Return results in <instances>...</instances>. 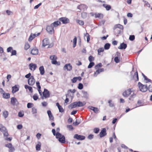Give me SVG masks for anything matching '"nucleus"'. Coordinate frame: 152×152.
Wrapping results in <instances>:
<instances>
[{
  "label": "nucleus",
  "mask_w": 152,
  "mask_h": 152,
  "mask_svg": "<svg viewBox=\"0 0 152 152\" xmlns=\"http://www.w3.org/2000/svg\"><path fill=\"white\" fill-rule=\"evenodd\" d=\"M86 104L85 102H82L80 101L76 102L70 104L68 107L69 109H72L76 107H83Z\"/></svg>",
  "instance_id": "f257e3e1"
},
{
  "label": "nucleus",
  "mask_w": 152,
  "mask_h": 152,
  "mask_svg": "<svg viewBox=\"0 0 152 152\" xmlns=\"http://www.w3.org/2000/svg\"><path fill=\"white\" fill-rule=\"evenodd\" d=\"M56 138L58 139L59 141L61 143H65V138L64 136L59 132H57L56 134Z\"/></svg>",
  "instance_id": "f03ea898"
},
{
  "label": "nucleus",
  "mask_w": 152,
  "mask_h": 152,
  "mask_svg": "<svg viewBox=\"0 0 152 152\" xmlns=\"http://www.w3.org/2000/svg\"><path fill=\"white\" fill-rule=\"evenodd\" d=\"M138 85L139 89L141 91L145 92L147 90L148 88L146 85H143L140 82H138Z\"/></svg>",
  "instance_id": "7ed1b4c3"
},
{
  "label": "nucleus",
  "mask_w": 152,
  "mask_h": 152,
  "mask_svg": "<svg viewBox=\"0 0 152 152\" xmlns=\"http://www.w3.org/2000/svg\"><path fill=\"white\" fill-rule=\"evenodd\" d=\"M54 28L51 24L50 26H48L47 27L46 30L50 34H52L54 32Z\"/></svg>",
  "instance_id": "20e7f679"
},
{
  "label": "nucleus",
  "mask_w": 152,
  "mask_h": 152,
  "mask_svg": "<svg viewBox=\"0 0 152 152\" xmlns=\"http://www.w3.org/2000/svg\"><path fill=\"white\" fill-rule=\"evenodd\" d=\"M35 82V80L33 76H31L28 80V84L30 86L33 85Z\"/></svg>",
  "instance_id": "39448f33"
},
{
  "label": "nucleus",
  "mask_w": 152,
  "mask_h": 152,
  "mask_svg": "<svg viewBox=\"0 0 152 152\" xmlns=\"http://www.w3.org/2000/svg\"><path fill=\"white\" fill-rule=\"evenodd\" d=\"M11 103L13 106H17L19 102L15 97H12L11 98Z\"/></svg>",
  "instance_id": "423d86ee"
},
{
  "label": "nucleus",
  "mask_w": 152,
  "mask_h": 152,
  "mask_svg": "<svg viewBox=\"0 0 152 152\" xmlns=\"http://www.w3.org/2000/svg\"><path fill=\"white\" fill-rule=\"evenodd\" d=\"M59 20L61 21L63 24H66L69 22V20L66 17H62L59 19Z\"/></svg>",
  "instance_id": "0eeeda50"
},
{
  "label": "nucleus",
  "mask_w": 152,
  "mask_h": 152,
  "mask_svg": "<svg viewBox=\"0 0 152 152\" xmlns=\"http://www.w3.org/2000/svg\"><path fill=\"white\" fill-rule=\"evenodd\" d=\"M132 92L131 89H128L123 92V95L124 96L128 97L130 94Z\"/></svg>",
  "instance_id": "6e6552de"
},
{
  "label": "nucleus",
  "mask_w": 152,
  "mask_h": 152,
  "mask_svg": "<svg viewBox=\"0 0 152 152\" xmlns=\"http://www.w3.org/2000/svg\"><path fill=\"white\" fill-rule=\"evenodd\" d=\"M74 138L79 140H84L85 139V137L83 136L78 135L77 134H75L74 136Z\"/></svg>",
  "instance_id": "1a4fd4ad"
},
{
  "label": "nucleus",
  "mask_w": 152,
  "mask_h": 152,
  "mask_svg": "<svg viewBox=\"0 0 152 152\" xmlns=\"http://www.w3.org/2000/svg\"><path fill=\"white\" fill-rule=\"evenodd\" d=\"M50 59L52 61H51L52 63L53 64H56L57 62L56 60L57 59L55 55L51 56L50 57Z\"/></svg>",
  "instance_id": "9d476101"
},
{
  "label": "nucleus",
  "mask_w": 152,
  "mask_h": 152,
  "mask_svg": "<svg viewBox=\"0 0 152 152\" xmlns=\"http://www.w3.org/2000/svg\"><path fill=\"white\" fill-rule=\"evenodd\" d=\"M43 96L45 98H48L50 96L49 91L46 89H45L43 92Z\"/></svg>",
  "instance_id": "9b49d317"
},
{
  "label": "nucleus",
  "mask_w": 152,
  "mask_h": 152,
  "mask_svg": "<svg viewBox=\"0 0 152 152\" xmlns=\"http://www.w3.org/2000/svg\"><path fill=\"white\" fill-rule=\"evenodd\" d=\"M72 67L70 64H66L64 68V70H67V71H70L72 69Z\"/></svg>",
  "instance_id": "f8f14e48"
},
{
  "label": "nucleus",
  "mask_w": 152,
  "mask_h": 152,
  "mask_svg": "<svg viewBox=\"0 0 152 152\" xmlns=\"http://www.w3.org/2000/svg\"><path fill=\"white\" fill-rule=\"evenodd\" d=\"M106 134V129L105 128H103L101 131L99 135L100 137H102L105 136Z\"/></svg>",
  "instance_id": "ddd939ff"
},
{
  "label": "nucleus",
  "mask_w": 152,
  "mask_h": 152,
  "mask_svg": "<svg viewBox=\"0 0 152 152\" xmlns=\"http://www.w3.org/2000/svg\"><path fill=\"white\" fill-rule=\"evenodd\" d=\"M5 146L6 147L9 148L11 152H13L15 150L14 148L12 147V145L11 143L5 144Z\"/></svg>",
  "instance_id": "4468645a"
},
{
  "label": "nucleus",
  "mask_w": 152,
  "mask_h": 152,
  "mask_svg": "<svg viewBox=\"0 0 152 152\" xmlns=\"http://www.w3.org/2000/svg\"><path fill=\"white\" fill-rule=\"evenodd\" d=\"M49 44V39L47 38L44 39L42 41V46L45 47L48 45Z\"/></svg>",
  "instance_id": "2eb2a0df"
},
{
  "label": "nucleus",
  "mask_w": 152,
  "mask_h": 152,
  "mask_svg": "<svg viewBox=\"0 0 152 152\" xmlns=\"http://www.w3.org/2000/svg\"><path fill=\"white\" fill-rule=\"evenodd\" d=\"M88 108L93 111L94 112L96 113H97L99 111V109L97 108L94 107L92 106H89L88 107Z\"/></svg>",
  "instance_id": "dca6fc26"
},
{
  "label": "nucleus",
  "mask_w": 152,
  "mask_h": 152,
  "mask_svg": "<svg viewBox=\"0 0 152 152\" xmlns=\"http://www.w3.org/2000/svg\"><path fill=\"white\" fill-rule=\"evenodd\" d=\"M47 113L48 115L49 120H50L53 121L54 118L53 115H52L51 111L50 110H48Z\"/></svg>",
  "instance_id": "f3484780"
},
{
  "label": "nucleus",
  "mask_w": 152,
  "mask_h": 152,
  "mask_svg": "<svg viewBox=\"0 0 152 152\" xmlns=\"http://www.w3.org/2000/svg\"><path fill=\"white\" fill-rule=\"evenodd\" d=\"M29 67L30 69L31 70H32L33 69L34 71L36 69L37 67L36 64L33 63L30 64L29 65Z\"/></svg>",
  "instance_id": "a211bd4d"
},
{
  "label": "nucleus",
  "mask_w": 152,
  "mask_h": 152,
  "mask_svg": "<svg viewBox=\"0 0 152 152\" xmlns=\"http://www.w3.org/2000/svg\"><path fill=\"white\" fill-rule=\"evenodd\" d=\"M127 47V45L124 43H121L120 46H119L118 48L120 49H125Z\"/></svg>",
  "instance_id": "6ab92c4d"
},
{
  "label": "nucleus",
  "mask_w": 152,
  "mask_h": 152,
  "mask_svg": "<svg viewBox=\"0 0 152 152\" xmlns=\"http://www.w3.org/2000/svg\"><path fill=\"white\" fill-rule=\"evenodd\" d=\"M61 24V23L60 21H56L54 22V23H52L51 24L52 26L54 27H56L58 26V25H60Z\"/></svg>",
  "instance_id": "aec40b11"
},
{
  "label": "nucleus",
  "mask_w": 152,
  "mask_h": 152,
  "mask_svg": "<svg viewBox=\"0 0 152 152\" xmlns=\"http://www.w3.org/2000/svg\"><path fill=\"white\" fill-rule=\"evenodd\" d=\"M133 79H134L136 81H137L139 80L138 76V72L137 71H136L134 74V75L133 76Z\"/></svg>",
  "instance_id": "412c9836"
},
{
  "label": "nucleus",
  "mask_w": 152,
  "mask_h": 152,
  "mask_svg": "<svg viewBox=\"0 0 152 152\" xmlns=\"http://www.w3.org/2000/svg\"><path fill=\"white\" fill-rule=\"evenodd\" d=\"M40 74L41 75H44L45 73V71L44 67L43 66H40L39 69Z\"/></svg>",
  "instance_id": "4be33fe9"
},
{
  "label": "nucleus",
  "mask_w": 152,
  "mask_h": 152,
  "mask_svg": "<svg viewBox=\"0 0 152 152\" xmlns=\"http://www.w3.org/2000/svg\"><path fill=\"white\" fill-rule=\"evenodd\" d=\"M117 28H120L121 29H123V26L120 24H118L117 25H115L113 28L114 30L115 29Z\"/></svg>",
  "instance_id": "5701e85b"
},
{
  "label": "nucleus",
  "mask_w": 152,
  "mask_h": 152,
  "mask_svg": "<svg viewBox=\"0 0 152 152\" xmlns=\"http://www.w3.org/2000/svg\"><path fill=\"white\" fill-rule=\"evenodd\" d=\"M38 50L37 49L34 48L32 49L31 50V53L34 55H37L38 54Z\"/></svg>",
  "instance_id": "b1692460"
},
{
  "label": "nucleus",
  "mask_w": 152,
  "mask_h": 152,
  "mask_svg": "<svg viewBox=\"0 0 152 152\" xmlns=\"http://www.w3.org/2000/svg\"><path fill=\"white\" fill-rule=\"evenodd\" d=\"M36 37L35 34H31L28 38V40L29 41H31Z\"/></svg>",
  "instance_id": "393cba45"
},
{
  "label": "nucleus",
  "mask_w": 152,
  "mask_h": 152,
  "mask_svg": "<svg viewBox=\"0 0 152 152\" xmlns=\"http://www.w3.org/2000/svg\"><path fill=\"white\" fill-rule=\"evenodd\" d=\"M12 92L13 94L18 91L19 90L18 88L16 86H15L13 87H12Z\"/></svg>",
  "instance_id": "a878e982"
},
{
  "label": "nucleus",
  "mask_w": 152,
  "mask_h": 152,
  "mask_svg": "<svg viewBox=\"0 0 152 152\" xmlns=\"http://www.w3.org/2000/svg\"><path fill=\"white\" fill-rule=\"evenodd\" d=\"M4 98L6 99H8L10 97V94L9 93H4L2 94Z\"/></svg>",
  "instance_id": "bb28decb"
},
{
  "label": "nucleus",
  "mask_w": 152,
  "mask_h": 152,
  "mask_svg": "<svg viewBox=\"0 0 152 152\" xmlns=\"http://www.w3.org/2000/svg\"><path fill=\"white\" fill-rule=\"evenodd\" d=\"M103 6L105 8L106 10L107 11L110 10L111 8L110 6L109 5L104 4H103Z\"/></svg>",
  "instance_id": "cd10ccee"
},
{
  "label": "nucleus",
  "mask_w": 152,
  "mask_h": 152,
  "mask_svg": "<svg viewBox=\"0 0 152 152\" xmlns=\"http://www.w3.org/2000/svg\"><path fill=\"white\" fill-rule=\"evenodd\" d=\"M38 143L36 146V149L37 151H39L40 149L41 143L40 142H38Z\"/></svg>",
  "instance_id": "c85d7f7f"
},
{
  "label": "nucleus",
  "mask_w": 152,
  "mask_h": 152,
  "mask_svg": "<svg viewBox=\"0 0 152 152\" xmlns=\"http://www.w3.org/2000/svg\"><path fill=\"white\" fill-rule=\"evenodd\" d=\"M8 113L7 111H5L3 112V115L5 118H6L8 117Z\"/></svg>",
  "instance_id": "c756f323"
},
{
  "label": "nucleus",
  "mask_w": 152,
  "mask_h": 152,
  "mask_svg": "<svg viewBox=\"0 0 152 152\" xmlns=\"http://www.w3.org/2000/svg\"><path fill=\"white\" fill-rule=\"evenodd\" d=\"M6 129L5 127L1 124H0V131L2 132H4L6 130Z\"/></svg>",
  "instance_id": "7c9ffc66"
},
{
  "label": "nucleus",
  "mask_w": 152,
  "mask_h": 152,
  "mask_svg": "<svg viewBox=\"0 0 152 152\" xmlns=\"http://www.w3.org/2000/svg\"><path fill=\"white\" fill-rule=\"evenodd\" d=\"M110 47V44L109 43H106L104 46V49L105 50H108L109 49Z\"/></svg>",
  "instance_id": "2f4dec72"
},
{
  "label": "nucleus",
  "mask_w": 152,
  "mask_h": 152,
  "mask_svg": "<svg viewBox=\"0 0 152 152\" xmlns=\"http://www.w3.org/2000/svg\"><path fill=\"white\" fill-rule=\"evenodd\" d=\"M95 17L101 18L103 17V15L102 14L98 13L95 15Z\"/></svg>",
  "instance_id": "473e14b6"
},
{
  "label": "nucleus",
  "mask_w": 152,
  "mask_h": 152,
  "mask_svg": "<svg viewBox=\"0 0 152 152\" xmlns=\"http://www.w3.org/2000/svg\"><path fill=\"white\" fill-rule=\"evenodd\" d=\"M108 103H109V106L110 107H113L114 106V104L112 102V101L110 100L108 101Z\"/></svg>",
  "instance_id": "72a5a7b5"
},
{
  "label": "nucleus",
  "mask_w": 152,
  "mask_h": 152,
  "mask_svg": "<svg viewBox=\"0 0 152 152\" xmlns=\"http://www.w3.org/2000/svg\"><path fill=\"white\" fill-rule=\"evenodd\" d=\"M73 47L75 48L76 45L77 43V37H75L73 40Z\"/></svg>",
  "instance_id": "f704fd0d"
},
{
  "label": "nucleus",
  "mask_w": 152,
  "mask_h": 152,
  "mask_svg": "<svg viewBox=\"0 0 152 152\" xmlns=\"http://www.w3.org/2000/svg\"><path fill=\"white\" fill-rule=\"evenodd\" d=\"M76 21L77 23H78L80 25L82 26L84 24V22L82 20H77Z\"/></svg>",
  "instance_id": "c9c22d12"
},
{
  "label": "nucleus",
  "mask_w": 152,
  "mask_h": 152,
  "mask_svg": "<svg viewBox=\"0 0 152 152\" xmlns=\"http://www.w3.org/2000/svg\"><path fill=\"white\" fill-rule=\"evenodd\" d=\"M142 75L143 76V77H144L145 80L146 81H147L146 82H150L151 81V80L150 79L147 78V77L143 73H142Z\"/></svg>",
  "instance_id": "e433bc0d"
},
{
  "label": "nucleus",
  "mask_w": 152,
  "mask_h": 152,
  "mask_svg": "<svg viewBox=\"0 0 152 152\" xmlns=\"http://www.w3.org/2000/svg\"><path fill=\"white\" fill-rule=\"evenodd\" d=\"M30 47V45L28 43H26L25 45L24 49L26 50L28 49Z\"/></svg>",
  "instance_id": "4c0bfd02"
},
{
  "label": "nucleus",
  "mask_w": 152,
  "mask_h": 152,
  "mask_svg": "<svg viewBox=\"0 0 152 152\" xmlns=\"http://www.w3.org/2000/svg\"><path fill=\"white\" fill-rule=\"evenodd\" d=\"M81 10H86L87 9V6L84 4H81Z\"/></svg>",
  "instance_id": "58836bf2"
},
{
  "label": "nucleus",
  "mask_w": 152,
  "mask_h": 152,
  "mask_svg": "<svg viewBox=\"0 0 152 152\" xmlns=\"http://www.w3.org/2000/svg\"><path fill=\"white\" fill-rule=\"evenodd\" d=\"M83 96L86 98H87L88 97V94L87 92L86 91H83Z\"/></svg>",
  "instance_id": "ea45409f"
},
{
  "label": "nucleus",
  "mask_w": 152,
  "mask_h": 152,
  "mask_svg": "<svg viewBox=\"0 0 152 152\" xmlns=\"http://www.w3.org/2000/svg\"><path fill=\"white\" fill-rule=\"evenodd\" d=\"M94 65V63L93 62H90L89 65L88 66V68H90L93 66Z\"/></svg>",
  "instance_id": "a19ab883"
},
{
  "label": "nucleus",
  "mask_w": 152,
  "mask_h": 152,
  "mask_svg": "<svg viewBox=\"0 0 152 152\" xmlns=\"http://www.w3.org/2000/svg\"><path fill=\"white\" fill-rule=\"evenodd\" d=\"M31 112L33 114L36 113H37V110L36 108L34 107H33L32 108Z\"/></svg>",
  "instance_id": "79ce46f5"
},
{
  "label": "nucleus",
  "mask_w": 152,
  "mask_h": 152,
  "mask_svg": "<svg viewBox=\"0 0 152 152\" xmlns=\"http://www.w3.org/2000/svg\"><path fill=\"white\" fill-rule=\"evenodd\" d=\"M100 73L99 72V70H98V69L96 70V72H95L94 73V77H96L97 76V75L99 74Z\"/></svg>",
  "instance_id": "37998d69"
},
{
  "label": "nucleus",
  "mask_w": 152,
  "mask_h": 152,
  "mask_svg": "<svg viewBox=\"0 0 152 152\" xmlns=\"http://www.w3.org/2000/svg\"><path fill=\"white\" fill-rule=\"evenodd\" d=\"M33 98L34 100H36L38 98V96L37 94H35L33 96Z\"/></svg>",
  "instance_id": "c03bdc74"
},
{
  "label": "nucleus",
  "mask_w": 152,
  "mask_h": 152,
  "mask_svg": "<svg viewBox=\"0 0 152 152\" xmlns=\"http://www.w3.org/2000/svg\"><path fill=\"white\" fill-rule=\"evenodd\" d=\"M4 54V50L3 48L0 46V56H1L2 54Z\"/></svg>",
  "instance_id": "a18cd8bd"
},
{
  "label": "nucleus",
  "mask_w": 152,
  "mask_h": 152,
  "mask_svg": "<svg viewBox=\"0 0 152 152\" xmlns=\"http://www.w3.org/2000/svg\"><path fill=\"white\" fill-rule=\"evenodd\" d=\"M33 105V104L32 103H28L27 104V107L28 108H31L32 106Z\"/></svg>",
  "instance_id": "49530a36"
},
{
  "label": "nucleus",
  "mask_w": 152,
  "mask_h": 152,
  "mask_svg": "<svg viewBox=\"0 0 152 152\" xmlns=\"http://www.w3.org/2000/svg\"><path fill=\"white\" fill-rule=\"evenodd\" d=\"M104 51V48H100L98 50V54L99 55V53L102 52H103Z\"/></svg>",
  "instance_id": "de8ad7c7"
},
{
  "label": "nucleus",
  "mask_w": 152,
  "mask_h": 152,
  "mask_svg": "<svg viewBox=\"0 0 152 152\" xmlns=\"http://www.w3.org/2000/svg\"><path fill=\"white\" fill-rule=\"evenodd\" d=\"M82 17L83 18H85L87 16V14L86 12H84L82 13Z\"/></svg>",
  "instance_id": "09e8293b"
},
{
  "label": "nucleus",
  "mask_w": 152,
  "mask_h": 152,
  "mask_svg": "<svg viewBox=\"0 0 152 152\" xmlns=\"http://www.w3.org/2000/svg\"><path fill=\"white\" fill-rule=\"evenodd\" d=\"M58 108L59 109V111L60 112L62 113L63 112H64V109L60 105V106L58 107Z\"/></svg>",
  "instance_id": "8fccbe9b"
},
{
  "label": "nucleus",
  "mask_w": 152,
  "mask_h": 152,
  "mask_svg": "<svg viewBox=\"0 0 152 152\" xmlns=\"http://www.w3.org/2000/svg\"><path fill=\"white\" fill-rule=\"evenodd\" d=\"M99 128H96L94 129V132L96 133L97 134L98 133L99 131Z\"/></svg>",
  "instance_id": "3c124183"
},
{
  "label": "nucleus",
  "mask_w": 152,
  "mask_h": 152,
  "mask_svg": "<svg viewBox=\"0 0 152 152\" xmlns=\"http://www.w3.org/2000/svg\"><path fill=\"white\" fill-rule=\"evenodd\" d=\"M135 39V36L134 35H130L129 37V39L131 41H133Z\"/></svg>",
  "instance_id": "603ef678"
},
{
  "label": "nucleus",
  "mask_w": 152,
  "mask_h": 152,
  "mask_svg": "<svg viewBox=\"0 0 152 152\" xmlns=\"http://www.w3.org/2000/svg\"><path fill=\"white\" fill-rule=\"evenodd\" d=\"M83 85L81 83H79L78 84V88L79 89H82L83 88Z\"/></svg>",
  "instance_id": "864d4df0"
},
{
  "label": "nucleus",
  "mask_w": 152,
  "mask_h": 152,
  "mask_svg": "<svg viewBox=\"0 0 152 152\" xmlns=\"http://www.w3.org/2000/svg\"><path fill=\"white\" fill-rule=\"evenodd\" d=\"M136 96V94L133 93L132 94L130 97L129 98V99L130 100H131L132 98H134Z\"/></svg>",
  "instance_id": "5fc2aeb1"
},
{
  "label": "nucleus",
  "mask_w": 152,
  "mask_h": 152,
  "mask_svg": "<svg viewBox=\"0 0 152 152\" xmlns=\"http://www.w3.org/2000/svg\"><path fill=\"white\" fill-rule=\"evenodd\" d=\"M88 59L90 62H91L94 60V58L91 56L89 57Z\"/></svg>",
  "instance_id": "6e6d98bb"
},
{
  "label": "nucleus",
  "mask_w": 152,
  "mask_h": 152,
  "mask_svg": "<svg viewBox=\"0 0 152 152\" xmlns=\"http://www.w3.org/2000/svg\"><path fill=\"white\" fill-rule=\"evenodd\" d=\"M148 90L150 92H152V84L149 85L148 87Z\"/></svg>",
  "instance_id": "4d7b16f0"
},
{
  "label": "nucleus",
  "mask_w": 152,
  "mask_h": 152,
  "mask_svg": "<svg viewBox=\"0 0 152 152\" xmlns=\"http://www.w3.org/2000/svg\"><path fill=\"white\" fill-rule=\"evenodd\" d=\"M2 132L4 134V136L7 137L8 136V134L6 130L4 131V132Z\"/></svg>",
  "instance_id": "13d9d810"
},
{
  "label": "nucleus",
  "mask_w": 152,
  "mask_h": 152,
  "mask_svg": "<svg viewBox=\"0 0 152 152\" xmlns=\"http://www.w3.org/2000/svg\"><path fill=\"white\" fill-rule=\"evenodd\" d=\"M86 37L87 38V41L88 42L90 40L89 35L87 33L85 35Z\"/></svg>",
  "instance_id": "bf43d9fd"
},
{
  "label": "nucleus",
  "mask_w": 152,
  "mask_h": 152,
  "mask_svg": "<svg viewBox=\"0 0 152 152\" xmlns=\"http://www.w3.org/2000/svg\"><path fill=\"white\" fill-rule=\"evenodd\" d=\"M67 127L69 129V130H72L73 129V128L72 125H67Z\"/></svg>",
  "instance_id": "052dcab7"
},
{
  "label": "nucleus",
  "mask_w": 152,
  "mask_h": 152,
  "mask_svg": "<svg viewBox=\"0 0 152 152\" xmlns=\"http://www.w3.org/2000/svg\"><path fill=\"white\" fill-rule=\"evenodd\" d=\"M114 61L116 63H118L119 62V60L118 57H115L114 58Z\"/></svg>",
  "instance_id": "680f3d73"
},
{
  "label": "nucleus",
  "mask_w": 152,
  "mask_h": 152,
  "mask_svg": "<svg viewBox=\"0 0 152 152\" xmlns=\"http://www.w3.org/2000/svg\"><path fill=\"white\" fill-rule=\"evenodd\" d=\"M41 136V134H40L39 133H38L36 135V137L38 139V140H39L40 139Z\"/></svg>",
  "instance_id": "e2e57ef3"
},
{
  "label": "nucleus",
  "mask_w": 152,
  "mask_h": 152,
  "mask_svg": "<svg viewBox=\"0 0 152 152\" xmlns=\"http://www.w3.org/2000/svg\"><path fill=\"white\" fill-rule=\"evenodd\" d=\"M16 54V51L15 50H13L12 51L11 56L13 55H15Z\"/></svg>",
  "instance_id": "0e129e2a"
},
{
  "label": "nucleus",
  "mask_w": 152,
  "mask_h": 152,
  "mask_svg": "<svg viewBox=\"0 0 152 152\" xmlns=\"http://www.w3.org/2000/svg\"><path fill=\"white\" fill-rule=\"evenodd\" d=\"M36 84L37 88L38 89L41 88V86L40 85V83L39 82L37 81L36 83Z\"/></svg>",
  "instance_id": "69168bd1"
},
{
  "label": "nucleus",
  "mask_w": 152,
  "mask_h": 152,
  "mask_svg": "<svg viewBox=\"0 0 152 152\" xmlns=\"http://www.w3.org/2000/svg\"><path fill=\"white\" fill-rule=\"evenodd\" d=\"M42 106L43 107H46L47 105V103L46 102H44L42 103Z\"/></svg>",
  "instance_id": "338daca9"
},
{
  "label": "nucleus",
  "mask_w": 152,
  "mask_h": 152,
  "mask_svg": "<svg viewBox=\"0 0 152 152\" xmlns=\"http://www.w3.org/2000/svg\"><path fill=\"white\" fill-rule=\"evenodd\" d=\"M24 116V114L20 112L18 113V116L20 117H22Z\"/></svg>",
  "instance_id": "774afa93"
}]
</instances>
